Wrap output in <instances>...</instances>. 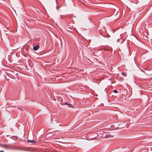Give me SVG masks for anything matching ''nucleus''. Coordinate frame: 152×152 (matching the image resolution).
<instances>
[{"label": "nucleus", "instance_id": "nucleus-9", "mask_svg": "<svg viewBox=\"0 0 152 152\" xmlns=\"http://www.w3.org/2000/svg\"><path fill=\"white\" fill-rule=\"evenodd\" d=\"M119 39H118L117 40V42H118L119 41Z\"/></svg>", "mask_w": 152, "mask_h": 152}, {"label": "nucleus", "instance_id": "nucleus-8", "mask_svg": "<svg viewBox=\"0 0 152 152\" xmlns=\"http://www.w3.org/2000/svg\"><path fill=\"white\" fill-rule=\"evenodd\" d=\"M66 105H70V104H69L68 103H66Z\"/></svg>", "mask_w": 152, "mask_h": 152}, {"label": "nucleus", "instance_id": "nucleus-10", "mask_svg": "<svg viewBox=\"0 0 152 152\" xmlns=\"http://www.w3.org/2000/svg\"><path fill=\"white\" fill-rule=\"evenodd\" d=\"M4 152L3 151H0V152Z\"/></svg>", "mask_w": 152, "mask_h": 152}, {"label": "nucleus", "instance_id": "nucleus-6", "mask_svg": "<svg viewBox=\"0 0 152 152\" xmlns=\"http://www.w3.org/2000/svg\"><path fill=\"white\" fill-rule=\"evenodd\" d=\"M0 147H4V145H2V144H0Z\"/></svg>", "mask_w": 152, "mask_h": 152}, {"label": "nucleus", "instance_id": "nucleus-7", "mask_svg": "<svg viewBox=\"0 0 152 152\" xmlns=\"http://www.w3.org/2000/svg\"><path fill=\"white\" fill-rule=\"evenodd\" d=\"M139 3V1H136V3H135V4H137V3Z\"/></svg>", "mask_w": 152, "mask_h": 152}, {"label": "nucleus", "instance_id": "nucleus-5", "mask_svg": "<svg viewBox=\"0 0 152 152\" xmlns=\"http://www.w3.org/2000/svg\"><path fill=\"white\" fill-rule=\"evenodd\" d=\"M113 92L115 93H118V91L116 90H114Z\"/></svg>", "mask_w": 152, "mask_h": 152}, {"label": "nucleus", "instance_id": "nucleus-2", "mask_svg": "<svg viewBox=\"0 0 152 152\" xmlns=\"http://www.w3.org/2000/svg\"><path fill=\"white\" fill-rule=\"evenodd\" d=\"M39 48V45H37L35 46L33 48V49L34 50H38Z\"/></svg>", "mask_w": 152, "mask_h": 152}, {"label": "nucleus", "instance_id": "nucleus-4", "mask_svg": "<svg viewBox=\"0 0 152 152\" xmlns=\"http://www.w3.org/2000/svg\"><path fill=\"white\" fill-rule=\"evenodd\" d=\"M122 75L124 76L125 77H126L127 75V74L125 72H123L121 73Z\"/></svg>", "mask_w": 152, "mask_h": 152}, {"label": "nucleus", "instance_id": "nucleus-3", "mask_svg": "<svg viewBox=\"0 0 152 152\" xmlns=\"http://www.w3.org/2000/svg\"><path fill=\"white\" fill-rule=\"evenodd\" d=\"M28 142H31L33 143H35L36 141L34 140H28L27 141Z\"/></svg>", "mask_w": 152, "mask_h": 152}, {"label": "nucleus", "instance_id": "nucleus-11", "mask_svg": "<svg viewBox=\"0 0 152 152\" xmlns=\"http://www.w3.org/2000/svg\"><path fill=\"white\" fill-rule=\"evenodd\" d=\"M59 125L60 126H61L60 124H59Z\"/></svg>", "mask_w": 152, "mask_h": 152}, {"label": "nucleus", "instance_id": "nucleus-1", "mask_svg": "<svg viewBox=\"0 0 152 152\" xmlns=\"http://www.w3.org/2000/svg\"><path fill=\"white\" fill-rule=\"evenodd\" d=\"M102 137H105V138H108L109 137H112V136L110 134L107 133V134H106L105 135L104 134H103L102 135Z\"/></svg>", "mask_w": 152, "mask_h": 152}]
</instances>
